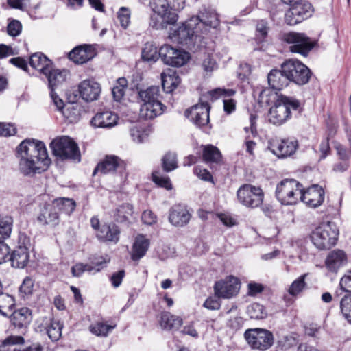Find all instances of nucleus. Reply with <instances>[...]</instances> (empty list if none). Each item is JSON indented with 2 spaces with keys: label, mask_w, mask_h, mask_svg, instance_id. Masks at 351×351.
<instances>
[{
  "label": "nucleus",
  "mask_w": 351,
  "mask_h": 351,
  "mask_svg": "<svg viewBox=\"0 0 351 351\" xmlns=\"http://www.w3.org/2000/svg\"><path fill=\"white\" fill-rule=\"evenodd\" d=\"M19 169L24 176H33L45 171L51 164L47 150L43 141L27 138L17 147Z\"/></svg>",
  "instance_id": "1"
},
{
  "label": "nucleus",
  "mask_w": 351,
  "mask_h": 351,
  "mask_svg": "<svg viewBox=\"0 0 351 351\" xmlns=\"http://www.w3.org/2000/svg\"><path fill=\"white\" fill-rule=\"evenodd\" d=\"M149 5L156 14L152 16L150 25L156 29H164L177 22V12L184 9L185 0H151Z\"/></svg>",
  "instance_id": "2"
},
{
  "label": "nucleus",
  "mask_w": 351,
  "mask_h": 351,
  "mask_svg": "<svg viewBox=\"0 0 351 351\" xmlns=\"http://www.w3.org/2000/svg\"><path fill=\"white\" fill-rule=\"evenodd\" d=\"M300 102L294 97L283 95L278 96L269 111V121L275 125H281L291 118L292 110H298Z\"/></svg>",
  "instance_id": "3"
},
{
  "label": "nucleus",
  "mask_w": 351,
  "mask_h": 351,
  "mask_svg": "<svg viewBox=\"0 0 351 351\" xmlns=\"http://www.w3.org/2000/svg\"><path fill=\"white\" fill-rule=\"evenodd\" d=\"M197 19L190 18L182 23L176 29L170 34V38L189 48L196 45L202 47V40L204 37L195 25Z\"/></svg>",
  "instance_id": "4"
},
{
  "label": "nucleus",
  "mask_w": 351,
  "mask_h": 351,
  "mask_svg": "<svg viewBox=\"0 0 351 351\" xmlns=\"http://www.w3.org/2000/svg\"><path fill=\"white\" fill-rule=\"evenodd\" d=\"M339 231L331 222L323 223L311 234L313 245L319 250H327L334 246L338 239Z\"/></svg>",
  "instance_id": "5"
},
{
  "label": "nucleus",
  "mask_w": 351,
  "mask_h": 351,
  "mask_svg": "<svg viewBox=\"0 0 351 351\" xmlns=\"http://www.w3.org/2000/svg\"><path fill=\"white\" fill-rule=\"evenodd\" d=\"M49 147L56 156L62 159L80 161V152L77 143L70 137L62 136L54 138Z\"/></svg>",
  "instance_id": "6"
},
{
  "label": "nucleus",
  "mask_w": 351,
  "mask_h": 351,
  "mask_svg": "<svg viewBox=\"0 0 351 351\" xmlns=\"http://www.w3.org/2000/svg\"><path fill=\"white\" fill-rule=\"evenodd\" d=\"M238 202L243 206L256 208L260 207L264 200V193L259 186L251 184L241 185L237 191Z\"/></svg>",
  "instance_id": "7"
},
{
  "label": "nucleus",
  "mask_w": 351,
  "mask_h": 351,
  "mask_svg": "<svg viewBox=\"0 0 351 351\" xmlns=\"http://www.w3.org/2000/svg\"><path fill=\"white\" fill-rule=\"evenodd\" d=\"M302 191V185L298 182L285 179L277 185L276 196L282 204H294L300 198Z\"/></svg>",
  "instance_id": "8"
},
{
  "label": "nucleus",
  "mask_w": 351,
  "mask_h": 351,
  "mask_svg": "<svg viewBox=\"0 0 351 351\" xmlns=\"http://www.w3.org/2000/svg\"><path fill=\"white\" fill-rule=\"evenodd\" d=\"M283 72L287 75L289 82L298 85H304L308 82L311 72L302 62L297 60H289L282 64Z\"/></svg>",
  "instance_id": "9"
},
{
  "label": "nucleus",
  "mask_w": 351,
  "mask_h": 351,
  "mask_svg": "<svg viewBox=\"0 0 351 351\" xmlns=\"http://www.w3.org/2000/svg\"><path fill=\"white\" fill-rule=\"evenodd\" d=\"M244 337L252 348L262 351L269 348L274 343L273 334L266 329H248L245 332Z\"/></svg>",
  "instance_id": "10"
},
{
  "label": "nucleus",
  "mask_w": 351,
  "mask_h": 351,
  "mask_svg": "<svg viewBox=\"0 0 351 351\" xmlns=\"http://www.w3.org/2000/svg\"><path fill=\"white\" fill-rule=\"evenodd\" d=\"M197 19L195 21L198 31L204 36L208 34L210 29H215L219 25V19L215 10L203 5L198 14L191 17Z\"/></svg>",
  "instance_id": "11"
},
{
  "label": "nucleus",
  "mask_w": 351,
  "mask_h": 351,
  "mask_svg": "<svg viewBox=\"0 0 351 351\" xmlns=\"http://www.w3.org/2000/svg\"><path fill=\"white\" fill-rule=\"evenodd\" d=\"M282 40L290 45L289 49L293 53L306 56L314 47V43L303 33L290 32L284 33Z\"/></svg>",
  "instance_id": "12"
},
{
  "label": "nucleus",
  "mask_w": 351,
  "mask_h": 351,
  "mask_svg": "<svg viewBox=\"0 0 351 351\" xmlns=\"http://www.w3.org/2000/svg\"><path fill=\"white\" fill-rule=\"evenodd\" d=\"M158 54L165 64L176 67L184 65L190 59L189 53L169 45H162L158 51Z\"/></svg>",
  "instance_id": "13"
},
{
  "label": "nucleus",
  "mask_w": 351,
  "mask_h": 351,
  "mask_svg": "<svg viewBox=\"0 0 351 351\" xmlns=\"http://www.w3.org/2000/svg\"><path fill=\"white\" fill-rule=\"evenodd\" d=\"M240 289L239 280L233 276L215 282V293L218 298L229 299L237 295Z\"/></svg>",
  "instance_id": "14"
},
{
  "label": "nucleus",
  "mask_w": 351,
  "mask_h": 351,
  "mask_svg": "<svg viewBox=\"0 0 351 351\" xmlns=\"http://www.w3.org/2000/svg\"><path fill=\"white\" fill-rule=\"evenodd\" d=\"M290 6L285 14V21L290 25H296L311 16V5L309 3L300 1Z\"/></svg>",
  "instance_id": "15"
},
{
  "label": "nucleus",
  "mask_w": 351,
  "mask_h": 351,
  "mask_svg": "<svg viewBox=\"0 0 351 351\" xmlns=\"http://www.w3.org/2000/svg\"><path fill=\"white\" fill-rule=\"evenodd\" d=\"M298 147L293 139L272 140L269 142L268 149L278 158H286L293 155Z\"/></svg>",
  "instance_id": "16"
},
{
  "label": "nucleus",
  "mask_w": 351,
  "mask_h": 351,
  "mask_svg": "<svg viewBox=\"0 0 351 351\" xmlns=\"http://www.w3.org/2000/svg\"><path fill=\"white\" fill-rule=\"evenodd\" d=\"M210 106L208 103L196 104L186 110L185 115L198 127L207 125L209 122Z\"/></svg>",
  "instance_id": "17"
},
{
  "label": "nucleus",
  "mask_w": 351,
  "mask_h": 351,
  "mask_svg": "<svg viewBox=\"0 0 351 351\" xmlns=\"http://www.w3.org/2000/svg\"><path fill=\"white\" fill-rule=\"evenodd\" d=\"M59 213L53 203H48L40 208L37 220L41 225L55 227L59 224Z\"/></svg>",
  "instance_id": "18"
},
{
  "label": "nucleus",
  "mask_w": 351,
  "mask_h": 351,
  "mask_svg": "<svg viewBox=\"0 0 351 351\" xmlns=\"http://www.w3.org/2000/svg\"><path fill=\"white\" fill-rule=\"evenodd\" d=\"M300 199L308 206L316 208L322 204L324 191L321 186L314 184L305 191L302 190Z\"/></svg>",
  "instance_id": "19"
},
{
  "label": "nucleus",
  "mask_w": 351,
  "mask_h": 351,
  "mask_svg": "<svg viewBox=\"0 0 351 351\" xmlns=\"http://www.w3.org/2000/svg\"><path fill=\"white\" fill-rule=\"evenodd\" d=\"M191 217V213L184 205H174L169 210V221L173 226L182 227L189 222Z\"/></svg>",
  "instance_id": "20"
},
{
  "label": "nucleus",
  "mask_w": 351,
  "mask_h": 351,
  "mask_svg": "<svg viewBox=\"0 0 351 351\" xmlns=\"http://www.w3.org/2000/svg\"><path fill=\"white\" fill-rule=\"evenodd\" d=\"M79 92L82 98L86 101L97 100L101 93L99 84L92 80H84L79 85Z\"/></svg>",
  "instance_id": "21"
},
{
  "label": "nucleus",
  "mask_w": 351,
  "mask_h": 351,
  "mask_svg": "<svg viewBox=\"0 0 351 351\" xmlns=\"http://www.w3.org/2000/svg\"><path fill=\"white\" fill-rule=\"evenodd\" d=\"M120 230L114 223L103 224L96 233L97 238L103 242L117 243L119 240Z\"/></svg>",
  "instance_id": "22"
},
{
  "label": "nucleus",
  "mask_w": 351,
  "mask_h": 351,
  "mask_svg": "<svg viewBox=\"0 0 351 351\" xmlns=\"http://www.w3.org/2000/svg\"><path fill=\"white\" fill-rule=\"evenodd\" d=\"M95 56L93 48L90 45H83L75 47L68 54L69 58L77 64H84L91 60Z\"/></svg>",
  "instance_id": "23"
},
{
  "label": "nucleus",
  "mask_w": 351,
  "mask_h": 351,
  "mask_svg": "<svg viewBox=\"0 0 351 351\" xmlns=\"http://www.w3.org/2000/svg\"><path fill=\"white\" fill-rule=\"evenodd\" d=\"M347 263V256L343 250H335L327 256L325 265L331 272H337L338 269Z\"/></svg>",
  "instance_id": "24"
},
{
  "label": "nucleus",
  "mask_w": 351,
  "mask_h": 351,
  "mask_svg": "<svg viewBox=\"0 0 351 351\" xmlns=\"http://www.w3.org/2000/svg\"><path fill=\"white\" fill-rule=\"evenodd\" d=\"M118 116L110 111L97 113L92 119L91 123L95 128H110L117 125Z\"/></svg>",
  "instance_id": "25"
},
{
  "label": "nucleus",
  "mask_w": 351,
  "mask_h": 351,
  "mask_svg": "<svg viewBox=\"0 0 351 351\" xmlns=\"http://www.w3.org/2000/svg\"><path fill=\"white\" fill-rule=\"evenodd\" d=\"M149 245L150 241L145 235L141 234L137 235L132 245L131 258L134 261H139L146 254Z\"/></svg>",
  "instance_id": "26"
},
{
  "label": "nucleus",
  "mask_w": 351,
  "mask_h": 351,
  "mask_svg": "<svg viewBox=\"0 0 351 351\" xmlns=\"http://www.w3.org/2000/svg\"><path fill=\"white\" fill-rule=\"evenodd\" d=\"M29 250L25 246L17 247L11 254L10 261L13 267L23 269L28 263Z\"/></svg>",
  "instance_id": "27"
},
{
  "label": "nucleus",
  "mask_w": 351,
  "mask_h": 351,
  "mask_svg": "<svg viewBox=\"0 0 351 351\" xmlns=\"http://www.w3.org/2000/svg\"><path fill=\"white\" fill-rule=\"evenodd\" d=\"M104 263H106L104 261H97L87 264L78 263L71 267V273L74 277L81 276L84 271L95 274L101 271Z\"/></svg>",
  "instance_id": "28"
},
{
  "label": "nucleus",
  "mask_w": 351,
  "mask_h": 351,
  "mask_svg": "<svg viewBox=\"0 0 351 351\" xmlns=\"http://www.w3.org/2000/svg\"><path fill=\"white\" fill-rule=\"evenodd\" d=\"M269 85L276 90H280L286 87L289 84L287 75L281 70L274 69L270 71L267 75Z\"/></svg>",
  "instance_id": "29"
},
{
  "label": "nucleus",
  "mask_w": 351,
  "mask_h": 351,
  "mask_svg": "<svg viewBox=\"0 0 351 351\" xmlns=\"http://www.w3.org/2000/svg\"><path fill=\"white\" fill-rule=\"evenodd\" d=\"M160 88L158 86H151L146 89L138 91V99L141 104L161 103Z\"/></svg>",
  "instance_id": "30"
},
{
  "label": "nucleus",
  "mask_w": 351,
  "mask_h": 351,
  "mask_svg": "<svg viewBox=\"0 0 351 351\" xmlns=\"http://www.w3.org/2000/svg\"><path fill=\"white\" fill-rule=\"evenodd\" d=\"M29 64L32 68L44 74L50 70L52 62L43 53L38 52L30 56Z\"/></svg>",
  "instance_id": "31"
},
{
  "label": "nucleus",
  "mask_w": 351,
  "mask_h": 351,
  "mask_svg": "<svg viewBox=\"0 0 351 351\" xmlns=\"http://www.w3.org/2000/svg\"><path fill=\"white\" fill-rule=\"evenodd\" d=\"M165 108L162 103L141 104L140 117L145 119H153L161 115Z\"/></svg>",
  "instance_id": "32"
},
{
  "label": "nucleus",
  "mask_w": 351,
  "mask_h": 351,
  "mask_svg": "<svg viewBox=\"0 0 351 351\" xmlns=\"http://www.w3.org/2000/svg\"><path fill=\"white\" fill-rule=\"evenodd\" d=\"M161 80L162 88L166 93H171L180 83V77L171 69L161 73Z\"/></svg>",
  "instance_id": "33"
},
{
  "label": "nucleus",
  "mask_w": 351,
  "mask_h": 351,
  "mask_svg": "<svg viewBox=\"0 0 351 351\" xmlns=\"http://www.w3.org/2000/svg\"><path fill=\"white\" fill-rule=\"evenodd\" d=\"M32 320V313L29 308L23 307L12 313L11 322L18 328L26 327Z\"/></svg>",
  "instance_id": "34"
},
{
  "label": "nucleus",
  "mask_w": 351,
  "mask_h": 351,
  "mask_svg": "<svg viewBox=\"0 0 351 351\" xmlns=\"http://www.w3.org/2000/svg\"><path fill=\"white\" fill-rule=\"evenodd\" d=\"M119 165V158L114 156H106L105 159L99 162L93 171V176L97 173L106 174L114 172Z\"/></svg>",
  "instance_id": "35"
},
{
  "label": "nucleus",
  "mask_w": 351,
  "mask_h": 351,
  "mask_svg": "<svg viewBox=\"0 0 351 351\" xmlns=\"http://www.w3.org/2000/svg\"><path fill=\"white\" fill-rule=\"evenodd\" d=\"M48 80L49 86L51 90L54 91V88L63 83L66 77L67 71L53 69V65L47 73H44Z\"/></svg>",
  "instance_id": "36"
},
{
  "label": "nucleus",
  "mask_w": 351,
  "mask_h": 351,
  "mask_svg": "<svg viewBox=\"0 0 351 351\" xmlns=\"http://www.w3.org/2000/svg\"><path fill=\"white\" fill-rule=\"evenodd\" d=\"M160 324L165 330H177L182 324V319L169 312H163L160 315Z\"/></svg>",
  "instance_id": "37"
},
{
  "label": "nucleus",
  "mask_w": 351,
  "mask_h": 351,
  "mask_svg": "<svg viewBox=\"0 0 351 351\" xmlns=\"http://www.w3.org/2000/svg\"><path fill=\"white\" fill-rule=\"evenodd\" d=\"M15 306V300L12 295L2 290L0 292V315L8 317Z\"/></svg>",
  "instance_id": "38"
},
{
  "label": "nucleus",
  "mask_w": 351,
  "mask_h": 351,
  "mask_svg": "<svg viewBox=\"0 0 351 351\" xmlns=\"http://www.w3.org/2000/svg\"><path fill=\"white\" fill-rule=\"evenodd\" d=\"M203 160L207 163H219L221 160V154L217 147L207 145L203 147Z\"/></svg>",
  "instance_id": "39"
},
{
  "label": "nucleus",
  "mask_w": 351,
  "mask_h": 351,
  "mask_svg": "<svg viewBox=\"0 0 351 351\" xmlns=\"http://www.w3.org/2000/svg\"><path fill=\"white\" fill-rule=\"evenodd\" d=\"M58 213L70 215L75 210V202L69 198H57L52 202Z\"/></svg>",
  "instance_id": "40"
},
{
  "label": "nucleus",
  "mask_w": 351,
  "mask_h": 351,
  "mask_svg": "<svg viewBox=\"0 0 351 351\" xmlns=\"http://www.w3.org/2000/svg\"><path fill=\"white\" fill-rule=\"evenodd\" d=\"M46 330L49 337L53 341H58L62 335V324L58 320L50 319L46 323Z\"/></svg>",
  "instance_id": "41"
},
{
  "label": "nucleus",
  "mask_w": 351,
  "mask_h": 351,
  "mask_svg": "<svg viewBox=\"0 0 351 351\" xmlns=\"http://www.w3.org/2000/svg\"><path fill=\"white\" fill-rule=\"evenodd\" d=\"M13 219L9 216H0V241L10 237L12 230Z\"/></svg>",
  "instance_id": "42"
},
{
  "label": "nucleus",
  "mask_w": 351,
  "mask_h": 351,
  "mask_svg": "<svg viewBox=\"0 0 351 351\" xmlns=\"http://www.w3.org/2000/svg\"><path fill=\"white\" fill-rule=\"evenodd\" d=\"M62 113L71 123L77 122L80 118V110L77 104H66Z\"/></svg>",
  "instance_id": "43"
},
{
  "label": "nucleus",
  "mask_w": 351,
  "mask_h": 351,
  "mask_svg": "<svg viewBox=\"0 0 351 351\" xmlns=\"http://www.w3.org/2000/svg\"><path fill=\"white\" fill-rule=\"evenodd\" d=\"M132 214V206L129 204L119 206L114 211V218L119 223L126 221Z\"/></svg>",
  "instance_id": "44"
},
{
  "label": "nucleus",
  "mask_w": 351,
  "mask_h": 351,
  "mask_svg": "<svg viewBox=\"0 0 351 351\" xmlns=\"http://www.w3.org/2000/svg\"><path fill=\"white\" fill-rule=\"evenodd\" d=\"M162 165L165 171L170 172L178 167L177 155L174 152H167L162 158Z\"/></svg>",
  "instance_id": "45"
},
{
  "label": "nucleus",
  "mask_w": 351,
  "mask_h": 351,
  "mask_svg": "<svg viewBox=\"0 0 351 351\" xmlns=\"http://www.w3.org/2000/svg\"><path fill=\"white\" fill-rule=\"evenodd\" d=\"M247 313L251 319H262L267 315L265 308L258 303L250 304L247 307Z\"/></svg>",
  "instance_id": "46"
},
{
  "label": "nucleus",
  "mask_w": 351,
  "mask_h": 351,
  "mask_svg": "<svg viewBox=\"0 0 351 351\" xmlns=\"http://www.w3.org/2000/svg\"><path fill=\"white\" fill-rule=\"evenodd\" d=\"M341 313L345 319L351 324V293L345 295L340 301Z\"/></svg>",
  "instance_id": "47"
},
{
  "label": "nucleus",
  "mask_w": 351,
  "mask_h": 351,
  "mask_svg": "<svg viewBox=\"0 0 351 351\" xmlns=\"http://www.w3.org/2000/svg\"><path fill=\"white\" fill-rule=\"evenodd\" d=\"M308 274H304L295 279L288 289L289 293L292 296H295L302 292L306 287L305 278Z\"/></svg>",
  "instance_id": "48"
},
{
  "label": "nucleus",
  "mask_w": 351,
  "mask_h": 351,
  "mask_svg": "<svg viewBox=\"0 0 351 351\" xmlns=\"http://www.w3.org/2000/svg\"><path fill=\"white\" fill-rule=\"evenodd\" d=\"M159 54L157 48L152 43L145 44L142 50V58L145 61H156Z\"/></svg>",
  "instance_id": "49"
},
{
  "label": "nucleus",
  "mask_w": 351,
  "mask_h": 351,
  "mask_svg": "<svg viewBox=\"0 0 351 351\" xmlns=\"http://www.w3.org/2000/svg\"><path fill=\"white\" fill-rule=\"evenodd\" d=\"M114 328V326L108 325L102 322L90 326V332L97 336H106L109 331Z\"/></svg>",
  "instance_id": "50"
},
{
  "label": "nucleus",
  "mask_w": 351,
  "mask_h": 351,
  "mask_svg": "<svg viewBox=\"0 0 351 351\" xmlns=\"http://www.w3.org/2000/svg\"><path fill=\"white\" fill-rule=\"evenodd\" d=\"M131 11L128 8L121 7L117 12V17L119 19L121 26L123 29H126L130 24Z\"/></svg>",
  "instance_id": "51"
},
{
  "label": "nucleus",
  "mask_w": 351,
  "mask_h": 351,
  "mask_svg": "<svg viewBox=\"0 0 351 351\" xmlns=\"http://www.w3.org/2000/svg\"><path fill=\"white\" fill-rule=\"evenodd\" d=\"M152 180L156 184L161 187L167 190L172 189L170 179L166 176H160L158 173L154 172L152 173Z\"/></svg>",
  "instance_id": "52"
},
{
  "label": "nucleus",
  "mask_w": 351,
  "mask_h": 351,
  "mask_svg": "<svg viewBox=\"0 0 351 351\" xmlns=\"http://www.w3.org/2000/svg\"><path fill=\"white\" fill-rule=\"evenodd\" d=\"M22 30V25L18 20L12 19L10 21L7 27L8 34L11 36H19Z\"/></svg>",
  "instance_id": "53"
},
{
  "label": "nucleus",
  "mask_w": 351,
  "mask_h": 351,
  "mask_svg": "<svg viewBox=\"0 0 351 351\" xmlns=\"http://www.w3.org/2000/svg\"><path fill=\"white\" fill-rule=\"evenodd\" d=\"M130 136L132 140L137 143H143L147 136V134L137 126L130 129Z\"/></svg>",
  "instance_id": "54"
},
{
  "label": "nucleus",
  "mask_w": 351,
  "mask_h": 351,
  "mask_svg": "<svg viewBox=\"0 0 351 351\" xmlns=\"http://www.w3.org/2000/svg\"><path fill=\"white\" fill-rule=\"evenodd\" d=\"M16 133V128L12 124L0 123V135L13 136Z\"/></svg>",
  "instance_id": "55"
},
{
  "label": "nucleus",
  "mask_w": 351,
  "mask_h": 351,
  "mask_svg": "<svg viewBox=\"0 0 351 351\" xmlns=\"http://www.w3.org/2000/svg\"><path fill=\"white\" fill-rule=\"evenodd\" d=\"M339 286L343 291L351 293V271L341 278Z\"/></svg>",
  "instance_id": "56"
},
{
  "label": "nucleus",
  "mask_w": 351,
  "mask_h": 351,
  "mask_svg": "<svg viewBox=\"0 0 351 351\" xmlns=\"http://www.w3.org/2000/svg\"><path fill=\"white\" fill-rule=\"evenodd\" d=\"M34 287V281L29 277H26L22 285L20 287V291L25 293V295H29L32 293Z\"/></svg>",
  "instance_id": "57"
},
{
  "label": "nucleus",
  "mask_w": 351,
  "mask_h": 351,
  "mask_svg": "<svg viewBox=\"0 0 351 351\" xmlns=\"http://www.w3.org/2000/svg\"><path fill=\"white\" fill-rule=\"evenodd\" d=\"M267 23L264 20L258 22L256 25V36L260 38V40H263L267 36Z\"/></svg>",
  "instance_id": "58"
},
{
  "label": "nucleus",
  "mask_w": 351,
  "mask_h": 351,
  "mask_svg": "<svg viewBox=\"0 0 351 351\" xmlns=\"http://www.w3.org/2000/svg\"><path fill=\"white\" fill-rule=\"evenodd\" d=\"M142 221L147 225L154 224L157 221V217L149 210H145L141 216Z\"/></svg>",
  "instance_id": "59"
},
{
  "label": "nucleus",
  "mask_w": 351,
  "mask_h": 351,
  "mask_svg": "<svg viewBox=\"0 0 351 351\" xmlns=\"http://www.w3.org/2000/svg\"><path fill=\"white\" fill-rule=\"evenodd\" d=\"M194 173L201 180L204 181H212L213 177L210 172L206 169L196 167L194 169Z\"/></svg>",
  "instance_id": "60"
},
{
  "label": "nucleus",
  "mask_w": 351,
  "mask_h": 351,
  "mask_svg": "<svg viewBox=\"0 0 351 351\" xmlns=\"http://www.w3.org/2000/svg\"><path fill=\"white\" fill-rule=\"evenodd\" d=\"M210 95L217 99L218 96L230 97L235 94L233 89L216 88L210 92Z\"/></svg>",
  "instance_id": "61"
},
{
  "label": "nucleus",
  "mask_w": 351,
  "mask_h": 351,
  "mask_svg": "<svg viewBox=\"0 0 351 351\" xmlns=\"http://www.w3.org/2000/svg\"><path fill=\"white\" fill-rule=\"evenodd\" d=\"M243 324V319L241 317L236 315L228 319V326L234 330L240 329Z\"/></svg>",
  "instance_id": "62"
},
{
  "label": "nucleus",
  "mask_w": 351,
  "mask_h": 351,
  "mask_svg": "<svg viewBox=\"0 0 351 351\" xmlns=\"http://www.w3.org/2000/svg\"><path fill=\"white\" fill-rule=\"evenodd\" d=\"M203 306L208 310L215 311L219 309L221 304L217 298L209 297L206 300Z\"/></svg>",
  "instance_id": "63"
},
{
  "label": "nucleus",
  "mask_w": 351,
  "mask_h": 351,
  "mask_svg": "<svg viewBox=\"0 0 351 351\" xmlns=\"http://www.w3.org/2000/svg\"><path fill=\"white\" fill-rule=\"evenodd\" d=\"M5 346L14 345H22L24 343V338L21 336L11 335L3 341Z\"/></svg>",
  "instance_id": "64"
}]
</instances>
